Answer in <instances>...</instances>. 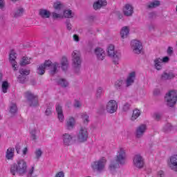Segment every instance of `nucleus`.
I'll use <instances>...</instances> for the list:
<instances>
[{
    "label": "nucleus",
    "mask_w": 177,
    "mask_h": 177,
    "mask_svg": "<svg viewBox=\"0 0 177 177\" xmlns=\"http://www.w3.org/2000/svg\"><path fill=\"white\" fill-rule=\"evenodd\" d=\"M127 162V151L125 149L120 147L117 151L115 157V161L112 160L109 165V169L111 172L115 171L118 165H125Z\"/></svg>",
    "instance_id": "1"
},
{
    "label": "nucleus",
    "mask_w": 177,
    "mask_h": 177,
    "mask_svg": "<svg viewBox=\"0 0 177 177\" xmlns=\"http://www.w3.org/2000/svg\"><path fill=\"white\" fill-rule=\"evenodd\" d=\"M60 64L57 62L52 64V61L46 60L44 64H41L37 68V74L39 75H44L45 74V70L49 68L50 75H55L57 73V67H59Z\"/></svg>",
    "instance_id": "2"
},
{
    "label": "nucleus",
    "mask_w": 177,
    "mask_h": 177,
    "mask_svg": "<svg viewBox=\"0 0 177 177\" xmlns=\"http://www.w3.org/2000/svg\"><path fill=\"white\" fill-rule=\"evenodd\" d=\"M10 172L12 175H16V174L24 175L27 172V162L24 160H18L11 166Z\"/></svg>",
    "instance_id": "3"
},
{
    "label": "nucleus",
    "mask_w": 177,
    "mask_h": 177,
    "mask_svg": "<svg viewBox=\"0 0 177 177\" xmlns=\"http://www.w3.org/2000/svg\"><path fill=\"white\" fill-rule=\"evenodd\" d=\"M82 63L81 53L78 50H74L72 53V64L76 74H80Z\"/></svg>",
    "instance_id": "4"
},
{
    "label": "nucleus",
    "mask_w": 177,
    "mask_h": 177,
    "mask_svg": "<svg viewBox=\"0 0 177 177\" xmlns=\"http://www.w3.org/2000/svg\"><path fill=\"white\" fill-rule=\"evenodd\" d=\"M107 55L113 59L114 64H118L120 59H121V52L115 50L114 45L109 44L106 49Z\"/></svg>",
    "instance_id": "5"
},
{
    "label": "nucleus",
    "mask_w": 177,
    "mask_h": 177,
    "mask_svg": "<svg viewBox=\"0 0 177 177\" xmlns=\"http://www.w3.org/2000/svg\"><path fill=\"white\" fill-rule=\"evenodd\" d=\"M165 101L167 106L169 107H174L177 102V91L176 90H171L166 93Z\"/></svg>",
    "instance_id": "6"
},
{
    "label": "nucleus",
    "mask_w": 177,
    "mask_h": 177,
    "mask_svg": "<svg viewBox=\"0 0 177 177\" xmlns=\"http://www.w3.org/2000/svg\"><path fill=\"white\" fill-rule=\"evenodd\" d=\"M107 164V159L106 158L102 157L99 160L95 161L91 165V167L93 171H97L98 172H103V171L106 168V165Z\"/></svg>",
    "instance_id": "7"
},
{
    "label": "nucleus",
    "mask_w": 177,
    "mask_h": 177,
    "mask_svg": "<svg viewBox=\"0 0 177 177\" xmlns=\"http://www.w3.org/2000/svg\"><path fill=\"white\" fill-rule=\"evenodd\" d=\"M89 133L88 132V129L85 127H82L79 129L77 134V139L80 143H84L88 140V136Z\"/></svg>",
    "instance_id": "8"
},
{
    "label": "nucleus",
    "mask_w": 177,
    "mask_h": 177,
    "mask_svg": "<svg viewBox=\"0 0 177 177\" xmlns=\"http://www.w3.org/2000/svg\"><path fill=\"white\" fill-rule=\"evenodd\" d=\"M25 97L28 100V104L30 107H36L38 106V96L32 94L30 91H27L25 93Z\"/></svg>",
    "instance_id": "9"
},
{
    "label": "nucleus",
    "mask_w": 177,
    "mask_h": 177,
    "mask_svg": "<svg viewBox=\"0 0 177 177\" xmlns=\"http://www.w3.org/2000/svg\"><path fill=\"white\" fill-rule=\"evenodd\" d=\"M105 110L109 114H114L118 110V103L114 100H109L106 105Z\"/></svg>",
    "instance_id": "10"
},
{
    "label": "nucleus",
    "mask_w": 177,
    "mask_h": 177,
    "mask_svg": "<svg viewBox=\"0 0 177 177\" xmlns=\"http://www.w3.org/2000/svg\"><path fill=\"white\" fill-rule=\"evenodd\" d=\"M133 165L135 168L142 169L145 167V159L140 154H136L133 158Z\"/></svg>",
    "instance_id": "11"
},
{
    "label": "nucleus",
    "mask_w": 177,
    "mask_h": 177,
    "mask_svg": "<svg viewBox=\"0 0 177 177\" xmlns=\"http://www.w3.org/2000/svg\"><path fill=\"white\" fill-rule=\"evenodd\" d=\"M131 49L136 55H140L143 50L142 43L138 40H133L131 42Z\"/></svg>",
    "instance_id": "12"
},
{
    "label": "nucleus",
    "mask_w": 177,
    "mask_h": 177,
    "mask_svg": "<svg viewBox=\"0 0 177 177\" xmlns=\"http://www.w3.org/2000/svg\"><path fill=\"white\" fill-rule=\"evenodd\" d=\"M62 143L65 147H68V146H71V145L74 143V140H73V135L68 133H65L62 134Z\"/></svg>",
    "instance_id": "13"
},
{
    "label": "nucleus",
    "mask_w": 177,
    "mask_h": 177,
    "mask_svg": "<svg viewBox=\"0 0 177 177\" xmlns=\"http://www.w3.org/2000/svg\"><path fill=\"white\" fill-rule=\"evenodd\" d=\"M167 165L171 171L177 172V155H173L169 158Z\"/></svg>",
    "instance_id": "14"
},
{
    "label": "nucleus",
    "mask_w": 177,
    "mask_h": 177,
    "mask_svg": "<svg viewBox=\"0 0 177 177\" xmlns=\"http://www.w3.org/2000/svg\"><path fill=\"white\" fill-rule=\"evenodd\" d=\"M122 13L127 17H131L133 15V6L131 3H126L122 8Z\"/></svg>",
    "instance_id": "15"
},
{
    "label": "nucleus",
    "mask_w": 177,
    "mask_h": 177,
    "mask_svg": "<svg viewBox=\"0 0 177 177\" xmlns=\"http://www.w3.org/2000/svg\"><path fill=\"white\" fill-rule=\"evenodd\" d=\"M147 129V126L146 124H140L136 128V136L138 139L140 138H143V135H145L146 130Z\"/></svg>",
    "instance_id": "16"
},
{
    "label": "nucleus",
    "mask_w": 177,
    "mask_h": 177,
    "mask_svg": "<svg viewBox=\"0 0 177 177\" xmlns=\"http://www.w3.org/2000/svg\"><path fill=\"white\" fill-rule=\"evenodd\" d=\"M17 57V54L15 52V50H11L10 53V62L12 66L14 71H17V68L19 66H17V62H16V58Z\"/></svg>",
    "instance_id": "17"
},
{
    "label": "nucleus",
    "mask_w": 177,
    "mask_h": 177,
    "mask_svg": "<svg viewBox=\"0 0 177 177\" xmlns=\"http://www.w3.org/2000/svg\"><path fill=\"white\" fill-rule=\"evenodd\" d=\"M136 78V73L135 72H131L129 73L127 78L125 81L126 87L129 88V86H131V85H133Z\"/></svg>",
    "instance_id": "18"
},
{
    "label": "nucleus",
    "mask_w": 177,
    "mask_h": 177,
    "mask_svg": "<svg viewBox=\"0 0 177 177\" xmlns=\"http://www.w3.org/2000/svg\"><path fill=\"white\" fill-rule=\"evenodd\" d=\"M75 118L73 117H69L66 120L65 127L68 131H73V128H75Z\"/></svg>",
    "instance_id": "19"
},
{
    "label": "nucleus",
    "mask_w": 177,
    "mask_h": 177,
    "mask_svg": "<svg viewBox=\"0 0 177 177\" xmlns=\"http://www.w3.org/2000/svg\"><path fill=\"white\" fill-rule=\"evenodd\" d=\"M94 53L98 60H104V58L106 57V53L103 48L99 47L96 48L94 50Z\"/></svg>",
    "instance_id": "20"
},
{
    "label": "nucleus",
    "mask_w": 177,
    "mask_h": 177,
    "mask_svg": "<svg viewBox=\"0 0 177 177\" xmlns=\"http://www.w3.org/2000/svg\"><path fill=\"white\" fill-rule=\"evenodd\" d=\"M19 73L21 75L18 77V81L21 84H24V82H26V80L27 78L26 77V75H28V74H30V71L27 70V69L22 68V69L19 70Z\"/></svg>",
    "instance_id": "21"
},
{
    "label": "nucleus",
    "mask_w": 177,
    "mask_h": 177,
    "mask_svg": "<svg viewBox=\"0 0 177 177\" xmlns=\"http://www.w3.org/2000/svg\"><path fill=\"white\" fill-rule=\"evenodd\" d=\"M175 77H176V75H175V73H174V72L168 71H165L161 75V79L163 80V81L174 80V78H175Z\"/></svg>",
    "instance_id": "22"
},
{
    "label": "nucleus",
    "mask_w": 177,
    "mask_h": 177,
    "mask_svg": "<svg viewBox=\"0 0 177 177\" xmlns=\"http://www.w3.org/2000/svg\"><path fill=\"white\" fill-rule=\"evenodd\" d=\"M153 66L154 68H156V70H158V71L162 70V67H164V64L162 63V60L161 59V58H156L153 60Z\"/></svg>",
    "instance_id": "23"
},
{
    "label": "nucleus",
    "mask_w": 177,
    "mask_h": 177,
    "mask_svg": "<svg viewBox=\"0 0 177 177\" xmlns=\"http://www.w3.org/2000/svg\"><path fill=\"white\" fill-rule=\"evenodd\" d=\"M55 109H56L57 114L58 115L59 121H60V122H63V121H64V115L63 114V109H62V106L57 104L56 105Z\"/></svg>",
    "instance_id": "24"
},
{
    "label": "nucleus",
    "mask_w": 177,
    "mask_h": 177,
    "mask_svg": "<svg viewBox=\"0 0 177 177\" xmlns=\"http://www.w3.org/2000/svg\"><path fill=\"white\" fill-rule=\"evenodd\" d=\"M161 6V1L158 0H154L153 1H150L146 5L147 9H155L156 8H158V6Z\"/></svg>",
    "instance_id": "25"
},
{
    "label": "nucleus",
    "mask_w": 177,
    "mask_h": 177,
    "mask_svg": "<svg viewBox=\"0 0 177 177\" xmlns=\"http://www.w3.org/2000/svg\"><path fill=\"white\" fill-rule=\"evenodd\" d=\"M107 5V1L106 0H98L93 4V8L95 10H97L100 9V8H103V6H106Z\"/></svg>",
    "instance_id": "26"
},
{
    "label": "nucleus",
    "mask_w": 177,
    "mask_h": 177,
    "mask_svg": "<svg viewBox=\"0 0 177 177\" xmlns=\"http://www.w3.org/2000/svg\"><path fill=\"white\" fill-rule=\"evenodd\" d=\"M13 157H15V148L9 147L6 152V158L13 160Z\"/></svg>",
    "instance_id": "27"
},
{
    "label": "nucleus",
    "mask_w": 177,
    "mask_h": 177,
    "mask_svg": "<svg viewBox=\"0 0 177 177\" xmlns=\"http://www.w3.org/2000/svg\"><path fill=\"white\" fill-rule=\"evenodd\" d=\"M39 15L42 19H49L50 17V12L45 9H40Z\"/></svg>",
    "instance_id": "28"
},
{
    "label": "nucleus",
    "mask_w": 177,
    "mask_h": 177,
    "mask_svg": "<svg viewBox=\"0 0 177 177\" xmlns=\"http://www.w3.org/2000/svg\"><path fill=\"white\" fill-rule=\"evenodd\" d=\"M24 14V8L19 7L12 12V16L13 17H21V16Z\"/></svg>",
    "instance_id": "29"
},
{
    "label": "nucleus",
    "mask_w": 177,
    "mask_h": 177,
    "mask_svg": "<svg viewBox=\"0 0 177 177\" xmlns=\"http://www.w3.org/2000/svg\"><path fill=\"white\" fill-rule=\"evenodd\" d=\"M63 17L66 19H73L74 13L71 10H65L62 14Z\"/></svg>",
    "instance_id": "30"
},
{
    "label": "nucleus",
    "mask_w": 177,
    "mask_h": 177,
    "mask_svg": "<svg viewBox=\"0 0 177 177\" xmlns=\"http://www.w3.org/2000/svg\"><path fill=\"white\" fill-rule=\"evenodd\" d=\"M39 132V129L37 128H34L30 130V133L32 140H37V135H38Z\"/></svg>",
    "instance_id": "31"
},
{
    "label": "nucleus",
    "mask_w": 177,
    "mask_h": 177,
    "mask_svg": "<svg viewBox=\"0 0 177 177\" xmlns=\"http://www.w3.org/2000/svg\"><path fill=\"white\" fill-rule=\"evenodd\" d=\"M140 117V110L136 109L133 111V114L131 118V121H135L136 120H138Z\"/></svg>",
    "instance_id": "32"
},
{
    "label": "nucleus",
    "mask_w": 177,
    "mask_h": 177,
    "mask_svg": "<svg viewBox=\"0 0 177 177\" xmlns=\"http://www.w3.org/2000/svg\"><path fill=\"white\" fill-rule=\"evenodd\" d=\"M61 64L62 70H64V71H66V70H67V68H68V60L67 59V57H62L61 60Z\"/></svg>",
    "instance_id": "33"
},
{
    "label": "nucleus",
    "mask_w": 177,
    "mask_h": 177,
    "mask_svg": "<svg viewBox=\"0 0 177 177\" xmlns=\"http://www.w3.org/2000/svg\"><path fill=\"white\" fill-rule=\"evenodd\" d=\"M128 34H129V28L128 26L123 27L120 31L122 38H127Z\"/></svg>",
    "instance_id": "34"
},
{
    "label": "nucleus",
    "mask_w": 177,
    "mask_h": 177,
    "mask_svg": "<svg viewBox=\"0 0 177 177\" xmlns=\"http://www.w3.org/2000/svg\"><path fill=\"white\" fill-rule=\"evenodd\" d=\"M31 64V58L28 57H23L21 61L19 62L20 66H27V64Z\"/></svg>",
    "instance_id": "35"
},
{
    "label": "nucleus",
    "mask_w": 177,
    "mask_h": 177,
    "mask_svg": "<svg viewBox=\"0 0 177 177\" xmlns=\"http://www.w3.org/2000/svg\"><path fill=\"white\" fill-rule=\"evenodd\" d=\"M57 84L62 88H67L68 86V82L66 79H59L57 80Z\"/></svg>",
    "instance_id": "36"
},
{
    "label": "nucleus",
    "mask_w": 177,
    "mask_h": 177,
    "mask_svg": "<svg viewBox=\"0 0 177 177\" xmlns=\"http://www.w3.org/2000/svg\"><path fill=\"white\" fill-rule=\"evenodd\" d=\"M9 89V82L4 81L2 83L1 91L3 93H8V90Z\"/></svg>",
    "instance_id": "37"
},
{
    "label": "nucleus",
    "mask_w": 177,
    "mask_h": 177,
    "mask_svg": "<svg viewBox=\"0 0 177 177\" xmlns=\"http://www.w3.org/2000/svg\"><path fill=\"white\" fill-rule=\"evenodd\" d=\"M81 118L82 120V122L84 125H88L89 124V115L86 113H82Z\"/></svg>",
    "instance_id": "38"
},
{
    "label": "nucleus",
    "mask_w": 177,
    "mask_h": 177,
    "mask_svg": "<svg viewBox=\"0 0 177 177\" xmlns=\"http://www.w3.org/2000/svg\"><path fill=\"white\" fill-rule=\"evenodd\" d=\"M104 93V90L103 87H98L96 91L95 96L97 99L102 97V95Z\"/></svg>",
    "instance_id": "39"
},
{
    "label": "nucleus",
    "mask_w": 177,
    "mask_h": 177,
    "mask_svg": "<svg viewBox=\"0 0 177 177\" xmlns=\"http://www.w3.org/2000/svg\"><path fill=\"white\" fill-rule=\"evenodd\" d=\"M122 86H124V80H119L115 82V88L116 89H122Z\"/></svg>",
    "instance_id": "40"
},
{
    "label": "nucleus",
    "mask_w": 177,
    "mask_h": 177,
    "mask_svg": "<svg viewBox=\"0 0 177 177\" xmlns=\"http://www.w3.org/2000/svg\"><path fill=\"white\" fill-rule=\"evenodd\" d=\"M131 104L129 102L124 103L122 107V111H124V113L129 111V110H131Z\"/></svg>",
    "instance_id": "41"
},
{
    "label": "nucleus",
    "mask_w": 177,
    "mask_h": 177,
    "mask_svg": "<svg viewBox=\"0 0 177 177\" xmlns=\"http://www.w3.org/2000/svg\"><path fill=\"white\" fill-rule=\"evenodd\" d=\"M10 113H11V114H15V113H17V105H16V104L12 103L10 104Z\"/></svg>",
    "instance_id": "42"
},
{
    "label": "nucleus",
    "mask_w": 177,
    "mask_h": 177,
    "mask_svg": "<svg viewBox=\"0 0 177 177\" xmlns=\"http://www.w3.org/2000/svg\"><path fill=\"white\" fill-rule=\"evenodd\" d=\"M51 15H52V17H53V19H54V20H57V19H64L63 14L53 12L51 13Z\"/></svg>",
    "instance_id": "43"
},
{
    "label": "nucleus",
    "mask_w": 177,
    "mask_h": 177,
    "mask_svg": "<svg viewBox=\"0 0 177 177\" xmlns=\"http://www.w3.org/2000/svg\"><path fill=\"white\" fill-rule=\"evenodd\" d=\"M53 8L55 10H60L63 8V4L60 1L54 3Z\"/></svg>",
    "instance_id": "44"
},
{
    "label": "nucleus",
    "mask_w": 177,
    "mask_h": 177,
    "mask_svg": "<svg viewBox=\"0 0 177 177\" xmlns=\"http://www.w3.org/2000/svg\"><path fill=\"white\" fill-rule=\"evenodd\" d=\"M42 153L43 152L42 150H41V149H38L35 151V154L37 160H39V158H41Z\"/></svg>",
    "instance_id": "45"
},
{
    "label": "nucleus",
    "mask_w": 177,
    "mask_h": 177,
    "mask_svg": "<svg viewBox=\"0 0 177 177\" xmlns=\"http://www.w3.org/2000/svg\"><path fill=\"white\" fill-rule=\"evenodd\" d=\"M167 53L168 56H172V55H174V48H172L171 46L168 47Z\"/></svg>",
    "instance_id": "46"
},
{
    "label": "nucleus",
    "mask_w": 177,
    "mask_h": 177,
    "mask_svg": "<svg viewBox=\"0 0 177 177\" xmlns=\"http://www.w3.org/2000/svg\"><path fill=\"white\" fill-rule=\"evenodd\" d=\"M153 117L154 120H156V121H160V120H161V114H160L158 113H154Z\"/></svg>",
    "instance_id": "47"
},
{
    "label": "nucleus",
    "mask_w": 177,
    "mask_h": 177,
    "mask_svg": "<svg viewBox=\"0 0 177 177\" xmlns=\"http://www.w3.org/2000/svg\"><path fill=\"white\" fill-rule=\"evenodd\" d=\"M81 106H82V104H81V102L78 100H75V103H74V107L75 109H80Z\"/></svg>",
    "instance_id": "48"
},
{
    "label": "nucleus",
    "mask_w": 177,
    "mask_h": 177,
    "mask_svg": "<svg viewBox=\"0 0 177 177\" xmlns=\"http://www.w3.org/2000/svg\"><path fill=\"white\" fill-rule=\"evenodd\" d=\"M21 149V146L20 145V144L19 143L17 144L15 146V149L18 154H19V153H20Z\"/></svg>",
    "instance_id": "49"
},
{
    "label": "nucleus",
    "mask_w": 177,
    "mask_h": 177,
    "mask_svg": "<svg viewBox=\"0 0 177 177\" xmlns=\"http://www.w3.org/2000/svg\"><path fill=\"white\" fill-rule=\"evenodd\" d=\"M162 63H168L169 62V57H164L162 59H161Z\"/></svg>",
    "instance_id": "50"
},
{
    "label": "nucleus",
    "mask_w": 177,
    "mask_h": 177,
    "mask_svg": "<svg viewBox=\"0 0 177 177\" xmlns=\"http://www.w3.org/2000/svg\"><path fill=\"white\" fill-rule=\"evenodd\" d=\"M55 177H64V171H59L56 174Z\"/></svg>",
    "instance_id": "51"
},
{
    "label": "nucleus",
    "mask_w": 177,
    "mask_h": 177,
    "mask_svg": "<svg viewBox=\"0 0 177 177\" xmlns=\"http://www.w3.org/2000/svg\"><path fill=\"white\" fill-rule=\"evenodd\" d=\"M46 115H50L52 114V108H47L46 110Z\"/></svg>",
    "instance_id": "52"
},
{
    "label": "nucleus",
    "mask_w": 177,
    "mask_h": 177,
    "mask_svg": "<svg viewBox=\"0 0 177 177\" xmlns=\"http://www.w3.org/2000/svg\"><path fill=\"white\" fill-rule=\"evenodd\" d=\"M5 8V0H0V9Z\"/></svg>",
    "instance_id": "53"
},
{
    "label": "nucleus",
    "mask_w": 177,
    "mask_h": 177,
    "mask_svg": "<svg viewBox=\"0 0 177 177\" xmlns=\"http://www.w3.org/2000/svg\"><path fill=\"white\" fill-rule=\"evenodd\" d=\"M149 17L151 19H156V17H157V14H156V12H151L149 14Z\"/></svg>",
    "instance_id": "54"
},
{
    "label": "nucleus",
    "mask_w": 177,
    "mask_h": 177,
    "mask_svg": "<svg viewBox=\"0 0 177 177\" xmlns=\"http://www.w3.org/2000/svg\"><path fill=\"white\" fill-rule=\"evenodd\" d=\"M66 28L69 31L71 30V24L70 23V21H66Z\"/></svg>",
    "instance_id": "55"
},
{
    "label": "nucleus",
    "mask_w": 177,
    "mask_h": 177,
    "mask_svg": "<svg viewBox=\"0 0 177 177\" xmlns=\"http://www.w3.org/2000/svg\"><path fill=\"white\" fill-rule=\"evenodd\" d=\"M157 177H164V171H159L157 174Z\"/></svg>",
    "instance_id": "56"
},
{
    "label": "nucleus",
    "mask_w": 177,
    "mask_h": 177,
    "mask_svg": "<svg viewBox=\"0 0 177 177\" xmlns=\"http://www.w3.org/2000/svg\"><path fill=\"white\" fill-rule=\"evenodd\" d=\"M73 39H74V41H75L76 42H79V41H80V37H78L77 35H73Z\"/></svg>",
    "instance_id": "57"
},
{
    "label": "nucleus",
    "mask_w": 177,
    "mask_h": 177,
    "mask_svg": "<svg viewBox=\"0 0 177 177\" xmlns=\"http://www.w3.org/2000/svg\"><path fill=\"white\" fill-rule=\"evenodd\" d=\"M153 95H160V89L156 88L153 91Z\"/></svg>",
    "instance_id": "58"
},
{
    "label": "nucleus",
    "mask_w": 177,
    "mask_h": 177,
    "mask_svg": "<svg viewBox=\"0 0 177 177\" xmlns=\"http://www.w3.org/2000/svg\"><path fill=\"white\" fill-rule=\"evenodd\" d=\"M32 174H34V167H32V169L29 171V173H28L30 176H32Z\"/></svg>",
    "instance_id": "59"
},
{
    "label": "nucleus",
    "mask_w": 177,
    "mask_h": 177,
    "mask_svg": "<svg viewBox=\"0 0 177 177\" xmlns=\"http://www.w3.org/2000/svg\"><path fill=\"white\" fill-rule=\"evenodd\" d=\"M27 151H28V149H27V147L24 148L23 150L24 156H26V154H27Z\"/></svg>",
    "instance_id": "60"
},
{
    "label": "nucleus",
    "mask_w": 177,
    "mask_h": 177,
    "mask_svg": "<svg viewBox=\"0 0 177 177\" xmlns=\"http://www.w3.org/2000/svg\"><path fill=\"white\" fill-rule=\"evenodd\" d=\"M167 127H168V129H166V131H171V124H167Z\"/></svg>",
    "instance_id": "61"
},
{
    "label": "nucleus",
    "mask_w": 177,
    "mask_h": 177,
    "mask_svg": "<svg viewBox=\"0 0 177 177\" xmlns=\"http://www.w3.org/2000/svg\"><path fill=\"white\" fill-rule=\"evenodd\" d=\"M118 19H122V17H124V16L122 15V14H118Z\"/></svg>",
    "instance_id": "62"
},
{
    "label": "nucleus",
    "mask_w": 177,
    "mask_h": 177,
    "mask_svg": "<svg viewBox=\"0 0 177 177\" xmlns=\"http://www.w3.org/2000/svg\"><path fill=\"white\" fill-rule=\"evenodd\" d=\"M154 28V25L149 26V30H153Z\"/></svg>",
    "instance_id": "63"
},
{
    "label": "nucleus",
    "mask_w": 177,
    "mask_h": 177,
    "mask_svg": "<svg viewBox=\"0 0 177 177\" xmlns=\"http://www.w3.org/2000/svg\"><path fill=\"white\" fill-rule=\"evenodd\" d=\"M2 80V73L0 72V81Z\"/></svg>",
    "instance_id": "64"
}]
</instances>
